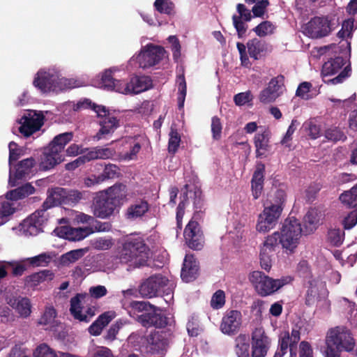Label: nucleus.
Returning a JSON list of instances; mask_svg holds the SVG:
<instances>
[{
	"label": "nucleus",
	"mask_w": 357,
	"mask_h": 357,
	"mask_svg": "<svg viewBox=\"0 0 357 357\" xmlns=\"http://www.w3.org/2000/svg\"><path fill=\"white\" fill-rule=\"evenodd\" d=\"M285 197V192L282 190H278L270 196L264 204L263 211L257 216L255 226L257 232L266 234L275 227L282 211Z\"/></svg>",
	"instance_id": "f257e3e1"
},
{
	"label": "nucleus",
	"mask_w": 357,
	"mask_h": 357,
	"mask_svg": "<svg viewBox=\"0 0 357 357\" xmlns=\"http://www.w3.org/2000/svg\"><path fill=\"white\" fill-rule=\"evenodd\" d=\"M324 357H341V352L354 349L356 340L349 329L345 326L330 328L326 336Z\"/></svg>",
	"instance_id": "f03ea898"
},
{
	"label": "nucleus",
	"mask_w": 357,
	"mask_h": 357,
	"mask_svg": "<svg viewBox=\"0 0 357 357\" xmlns=\"http://www.w3.org/2000/svg\"><path fill=\"white\" fill-rule=\"evenodd\" d=\"M33 84L42 93H57L84 85V83L79 79L60 77L56 72L51 70H39L36 75Z\"/></svg>",
	"instance_id": "7ed1b4c3"
},
{
	"label": "nucleus",
	"mask_w": 357,
	"mask_h": 357,
	"mask_svg": "<svg viewBox=\"0 0 357 357\" xmlns=\"http://www.w3.org/2000/svg\"><path fill=\"white\" fill-rule=\"evenodd\" d=\"M280 233V244L283 252L289 255L294 254L301 243L303 229L300 222L294 217L286 219Z\"/></svg>",
	"instance_id": "20e7f679"
},
{
	"label": "nucleus",
	"mask_w": 357,
	"mask_h": 357,
	"mask_svg": "<svg viewBox=\"0 0 357 357\" xmlns=\"http://www.w3.org/2000/svg\"><path fill=\"white\" fill-rule=\"evenodd\" d=\"M151 257V253L148 247L142 241L135 239L124 243L120 259L123 263L137 268L145 266Z\"/></svg>",
	"instance_id": "39448f33"
},
{
	"label": "nucleus",
	"mask_w": 357,
	"mask_h": 357,
	"mask_svg": "<svg viewBox=\"0 0 357 357\" xmlns=\"http://www.w3.org/2000/svg\"><path fill=\"white\" fill-rule=\"evenodd\" d=\"M248 278L255 291L261 296L273 294L291 281L290 277L273 279L259 271H251Z\"/></svg>",
	"instance_id": "423d86ee"
},
{
	"label": "nucleus",
	"mask_w": 357,
	"mask_h": 357,
	"mask_svg": "<svg viewBox=\"0 0 357 357\" xmlns=\"http://www.w3.org/2000/svg\"><path fill=\"white\" fill-rule=\"evenodd\" d=\"M88 108L92 109L98 116L103 118L100 121L101 128L97 135L98 139H100L102 137V135L114 132L119 126V121L109 113L105 106L96 105L89 99L80 100L75 105V109L76 110Z\"/></svg>",
	"instance_id": "0eeeda50"
},
{
	"label": "nucleus",
	"mask_w": 357,
	"mask_h": 357,
	"mask_svg": "<svg viewBox=\"0 0 357 357\" xmlns=\"http://www.w3.org/2000/svg\"><path fill=\"white\" fill-rule=\"evenodd\" d=\"M337 23L335 15L314 17L303 26V31L310 38H319L329 34Z\"/></svg>",
	"instance_id": "6e6552de"
},
{
	"label": "nucleus",
	"mask_w": 357,
	"mask_h": 357,
	"mask_svg": "<svg viewBox=\"0 0 357 357\" xmlns=\"http://www.w3.org/2000/svg\"><path fill=\"white\" fill-rule=\"evenodd\" d=\"M344 65V59L340 56L325 62L321 70V76L324 82L337 84L342 83L348 77L351 69L349 66L342 69Z\"/></svg>",
	"instance_id": "1a4fd4ad"
},
{
	"label": "nucleus",
	"mask_w": 357,
	"mask_h": 357,
	"mask_svg": "<svg viewBox=\"0 0 357 357\" xmlns=\"http://www.w3.org/2000/svg\"><path fill=\"white\" fill-rule=\"evenodd\" d=\"M166 54L167 52L162 47L149 44L143 47L139 54L130 61H136L140 68H148L157 65L163 59Z\"/></svg>",
	"instance_id": "9d476101"
},
{
	"label": "nucleus",
	"mask_w": 357,
	"mask_h": 357,
	"mask_svg": "<svg viewBox=\"0 0 357 357\" xmlns=\"http://www.w3.org/2000/svg\"><path fill=\"white\" fill-rule=\"evenodd\" d=\"M271 340L262 326L256 327L251 333V356L266 357Z\"/></svg>",
	"instance_id": "9b49d317"
},
{
	"label": "nucleus",
	"mask_w": 357,
	"mask_h": 357,
	"mask_svg": "<svg viewBox=\"0 0 357 357\" xmlns=\"http://www.w3.org/2000/svg\"><path fill=\"white\" fill-rule=\"evenodd\" d=\"M43 115L40 112L33 110L25 112L20 119L19 123V131L24 137H28L36 131L39 130L43 124Z\"/></svg>",
	"instance_id": "f8f14e48"
},
{
	"label": "nucleus",
	"mask_w": 357,
	"mask_h": 357,
	"mask_svg": "<svg viewBox=\"0 0 357 357\" xmlns=\"http://www.w3.org/2000/svg\"><path fill=\"white\" fill-rule=\"evenodd\" d=\"M47 220L45 211H38L25 219L17 228L19 235L35 236L41 230Z\"/></svg>",
	"instance_id": "ddd939ff"
},
{
	"label": "nucleus",
	"mask_w": 357,
	"mask_h": 357,
	"mask_svg": "<svg viewBox=\"0 0 357 357\" xmlns=\"http://www.w3.org/2000/svg\"><path fill=\"white\" fill-rule=\"evenodd\" d=\"M285 89L284 77L278 76L270 80L267 86L259 94V100L263 104H269L275 102L282 95Z\"/></svg>",
	"instance_id": "4468645a"
},
{
	"label": "nucleus",
	"mask_w": 357,
	"mask_h": 357,
	"mask_svg": "<svg viewBox=\"0 0 357 357\" xmlns=\"http://www.w3.org/2000/svg\"><path fill=\"white\" fill-rule=\"evenodd\" d=\"M168 283L169 280L161 275H152L141 283L139 292L143 297L152 298L156 296Z\"/></svg>",
	"instance_id": "2eb2a0df"
},
{
	"label": "nucleus",
	"mask_w": 357,
	"mask_h": 357,
	"mask_svg": "<svg viewBox=\"0 0 357 357\" xmlns=\"http://www.w3.org/2000/svg\"><path fill=\"white\" fill-rule=\"evenodd\" d=\"M119 71L117 67H112L102 72L93 82V85L107 91L119 93V89L123 88V81L115 79L113 75Z\"/></svg>",
	"instance_id": "dca6fc26"
},
{
	"label": "nucleus",
	"mask_w": 357,
	"mask_h": 357,
	"mask_svg": "<svg viewBox=\"0 0 357 357\" xmlns=\"http://www.w3.org/2000/svg\"><path fill=\"white\" fill-rule=\"evenodd\" d=\"M152 86V81L148 76H135L129 82L123 81V86L119 89V93L125 95L137 94L149 89Z\"/></svg>",
	"instance_id": "f3484780"
},
{
	"label": "nucleus",
	"mask_w": 357,
	"mask_h": 357,
	"mask_svg": "<svg viewBox=\"0 0 357 357\" xmlns=\"http://www.w3.org/2000/svg\"><path fill=\"white\" fill-rule=\"evenodd\" d=\"M184 238L188 246L195 250H200L204 245L202 232L198 223L194 220L188 222L184 230Z\"/></svg>",
	"instance_id": "a211bd4d"
},
{
	"label": "nucleus",
	"mask_w": 357,
	"mask_h": 357,
	"mask_svg": "<svg viewBox=\"0 0 357 357\" xmlns=\"http://www.w3.org/2000/svg\"><path fill=\"white\" fill-rule=\"evenodd\" d=\"M328 296L326 284L319 279L314 278L310 281L306 296V304L313 305L319 301L325 299Z\"/></svg>",
	"instance_id": "6ab92c4d"
},
{
	"label": "nucleus",
	"mask_w": 357,
	"mask_h": 357,
	"mask_svg": "<svg viewBox=\"0 0 357 357\" xmlns=\"http://www.w3.org/2000/svg\"><path fill=\"white\" fill-rule=\"evenodd\" d=\"M93 232L89 227L72 228L67 226L57 227L54 233L60 238H66L69 241H81Z\"/></svg>",
	"instance_id": "aec40b11"
},
{
	"label": "nucleus",
	"mask_w": 357,
	"mask_h": 357,
	"mask_svg": "<svg viewBox=\"0 0 357 357\" xmlns=\"http://www.w3.org/2000/svg\"><path fill=\"white\" fill-rule=\"evenodd\" d=\"M116 206L106 197V193L98 192L93 204V213L100 218L110 216Z\"/></svg>",
	"instance_id": "412c9836"
},
{
	"label": "nucleus",
	"mask_w": 357,
	"mask_h": 357,
	"mask_svg": "<svg viewBox=\"0 0 357 357\" xmlns=\"http://www.w3.org/2000/svg\"><path fill=\"white\" fill-rule=\"evenodd\" d=\"M199 273V266L193 255H186L181 269L182 280L186 282L193 281Z\"/></svg>",
	"instance_id": "4be33fe9"
},
{
	"label": "nucleus",
	"mask_w": 357,
	"mask_h": 357,
	"mask_svg": "<svg viewBox=\"0 0 357 357\" xmlns=\"http://www.w3.org/2000/svg\"><path fill=\"white\" fill-rule=\"evenodd\" d=\"M254 144L257 158H266L271 150L268 131L264 130L257 132L254 137Z\"/></svg>",
	"instance_id": "5701e85b"
},
{
	"label": "nucleus",
	"mask_w": 357,
	"mask_h": 357,
	"mask_svg": "<svg viewBox=\"0 0 357 357\" xmlns=\"http://www.w3.org/2000/svg\"><path fill=\"white\" fill-rule=\"evenodd\" d=\"M63 160L64 158L62 154L48 146L41 157L40 168L43 170L50 169L61 163Z\"/></svg>",
	"instance_id": "b1692460"
},
{
	"label": "nucleus",
	"mask_w": 357,
	"mask_h": 357,
	"mask_svg": "<svg viewBox=\"0 0 357 357\" xmlns=\"http://www.w3.org/2000/svg\"><path fill=\"white\" fill-rule=\"evenodd\" d=\"M137 321L146 328H164L168 324V318L165 314H141L137 317Z\"/></svg>",
	"instance_id": "393cba45"
},
{
	"label": "nucleus",
	"mask_w": 357,
	"mask_h": 357,
	"mask_svg": "<svg viewBox=\"0 0 357 357\" xmlns=\"http://www.w3.org/2000/svg\"><path fill=\"white\" fill-rule=\"evenodd\" d=\"M33 160L32 158H27L21 161L14 172L13 169L10 167V176H9V184L11 186H15L17 183V180L22 177L28 175L31 168L33 166Z\"/></svg>",
	"instance_id": "a878e982"
},
{
	"label": "nucleus",
	"mask_w": 357,
	"mask_h": 357,
	"mask_svg": "<svg viewBox=\"0 0 357 357\" xmlns=\"http://www.w3.org/2000/svg\"><path fill=\"white\" fill-rule=\"evenodd\" d=\"M241 314H226L222 318L220 330L225 334H234L241 325Z\"/></svg>",
	"instance_id": "bb28decb"
},
{
	"label": "nucleus",
	"mask_w": 357,
	"mask_h": 357,
	"mask_svg": "<svg viewBox=\"0 0 357 357\" xmlns=\"http://www.w3.org/2000/svg\"><path fill=\"white\" fill-rule=\"evenodd\" d=\"M146 351L151 354H160L166 345L165 340L158 332L149 334L146 339Z\"/></svg>",
	"instance_id": "cd10ccee"
},
{
	"label": "nucleus",
	"mask_w": 357,
	"mask_h": 357,
	"mask_svg": "<svg viewBox=\"0 0 357 357\" xmlns=\"http://www.w3.org/2000/svg\"><path fill=\"white\" fill-rule=\"evenodd\" d=\"M322 213L316 208H312L307 211L303 218L305 232L306 234L315 231L321 224L322 220Z\"/></svg>",
	"instance_id": "c85d7f7f"
},
{
	"label": "nucleus",
	"mask_w": 357,
	"mask_h": 357,
	"mask_svg": "<svg viewBox=\"0 0 357 357\" xmlns=\"http://www.w3.org/2000/svg\"><path fill=\"white\" fill-rule=\"evenodd\" d=\"M100 192L106 193L107 199H109L116 206L121 204L127 195L126 185L122 184L114 185Z\"/></svg>",
	"instance_id": "c756f323"
},
{
	"label": "nucleus",
	"mask_w": 357,
	"mask_h": 357,
	"mask_svg": "<svg viewBox=\"0 0 357 357\" xmlns=\"http://www.w3.org/2000/svg\"><path fill=\"white\" fill-rule=\"evenodd\" d=\"M264 165L259 163L257 165L256 170L252 179V192L254 199H258L261 195L264 182Z\"/></svg>",
	"instance_id": "7c9ffc66"
},
{
	"label": "nucleus",
	"mask_w": 357,
	"mask_h": 357,
	"mask_svg": "<svg viewBox=\"0 0 357 357\" xmlns=\"http://www.w3.org/2000/svg\"><path fill=\"white\" fill-rule=\"evenodd\" d=\"M115 317V314H100V316L89 327V333L94 336L99 335L103 328Z\"/></svg>",
	"instance_id": "2f4dec72"
},
{
	"label": "nucleus",
	"mask_w": 357,
	"mask_h": 357,
	"mask_svg": "<svg viewBox=\"0 0 357 357\" xmlns=\"http://www.w3.org/2000/svg\"><path fill=\"white\" fill-rule=\"evenodd\" d=\"M248 52L254 59H260L267 51V45L257 39L250 40L247 43Z\"/></svg>",
	"instance_id": "473e14b6"
},
{
	"label": "nucleus",
	"mask_w": 357,
	"mask_h": 357,
	"mask_svg": "<svg viewBox=\"0 0 357 357\" xmlns=\"http://www.w3.org/2000/svg\"><path fill=\"white\" fill-rule=\"evenodd\" d=\"M87 252L88 248H80L68 252L61 256L59 264L63 266H68L81 259Z\"/></svg>",
	"instance_id": "72a5a7b5"
},
{
	"label": "nucleus",
	"mask_w": 357,
	"mask_h": 357,
	"mask_svg": "<svg viewBox=\"0 0 357 357\" xmlns=\"http://www.w3.org/2000/svg\"><path fill=\"white\" fill-rule=\"evenodd\" d=\"M65 197L66 190L63 188L52 189L48 192V196L44 203V206L47 208L60 204L65 202Z\"/></svg>",
	"instance_id": "f704fd0d"
},
{
	"label": "nucleus",
	"mask_w": 357,
	"mask_h": 357,
	"mask_svg": "<svg viewBox=\"0 0 357 357\" xmlns=\"http://www.w3.org/2000/svg\"><path fill=\"white\" fill-rule=\"evenodd\" d=\"M7 303L12 307V310L22 312H30L31 310L30 301L26 298H8Z\"/></svg>",
	"instance_id": "c9c22d12"
},
{
	"label": "nucleus",
	"mask_w": 357,
	"mask_h": 357,
	"mask_svg": "<svg viewBox=\"0 0 357 357\" xmlns=\"http://www.w3.org/2000/svg\"><path fill=\"white\" fill-rule=\"evenodd\" d=\"M235 353L238 357H250V344L248 337L245 334H240L235 340Z\"/></svg>",
	"instance_id": "e433bc0d"
},
{
	"label": "nucleus",
	"mask_w": 357,
	"mask_h": 357,
	"mask_svg": "<svg viewBox=\"0 0 357 357\" xmlns=\"http://www.w3.org/2000/svg\"><path fill=\"white\" fill-rule=\"evenodd\" d=\"M73 133L72 132H64L56 135L52 142L49 144V146L62 154V151L65 146L72 140Z\"/></svg>",
	"instance_id": "4c0bfd02"
},
{
	"label": "nucleus",
	"mask_w": 357,
	"mask_h": 357,
	"mask_svg": "<svg viewBox=\"0 0 357 357\" xmlns=\"http://www.w3.org/2000/svg\"><path fill=\"white\" fill-rule=\"evenodd\" d=\"M340 200L347 207L357 208V184L349 190L342 193Z\"/></svg>",
	"instance_id": "58836bf2"
},
{
	"label": "nucleus",
	"mask_w": 357,
	"mask_h": 357,
	"mask_svg": "<svg viewBox=\"0 0 357 357\" xmlns=\"http://www.w3.org/2000/svg\"><path fill=\"white\" fill-rule=\"evenodd\" d=\"M274 252L273 249L266 246L263 243L261 244L259 251V260L261 267L263 269L268 271L271 268L272 257Z\"/></svg>",
	"instance_id": "ea45409f"
},
{
	"label": "nucleus",
	"mask_w": 357,
	"mask_h": 357,
	"mask_svg": "<svg viewBox=\"0 0 357 357\" xmlns=\"http://www.w3.org/2000/svg\"><path fill=\"white\" fill-rule=\"evenodd\" d=\"M148 210L149 206L146 202H137L129 207L127 215L128 218H137L145 214L148 211Z\"/></svg>",
	"instance_id": "a19ab883"
},
{
	"label": "nucleus",
	"mask_w": 357,
	"mask_h": 357,
	"mask_svg": "<svg viewBox=\"0 0 357 357\" xmlns=\"http://www.w3.org/2000/svg\"><path fill=\"white\" fill-rule=\"evenodd\" d=\"M318 93V91L312 89L311 83L307 82L301 83L296 90V96L305 100L312 99Z\"/></svg>",
	"instance_id": "79ce46f5"
},
{
	"label": "nucleus",
	"mask_w": 357,
	"mask_h": 357,
	"mask_svg": "<svg viewBox=\"0 0 357 357\" xmlns=\"http://www.w3.org/2000/svg\"><path fill=\"white\" fill-rule=\"evenodd\" d=\"M204 330L203 325L197 314H193L187 323V331L190 336L197 337Z\"/></svg>",
	"instance_id": "37998d69"
},
{
	"label": "nucleus",
	"mask_w": 357,
	"mask_h": 357,
	"mask_svg": "<svg viewBox=\"0 0 357 357\" xmlns=\"http://www.w3.org/2000/svg\"><path fill=\"white\" fill-rule=\"evenodd\" d=\"M54 278V274L50 270H44L31 275L29 277V281L31 284L36 286L40 283L50 281Z\"/></svg>",
	"instance_id": "c03bdc74"
},
{
	"label": "nucleus",
	"mask_w": 357,
	"mask_h": 357,
	"mask_svg": "<svg viewBox=\"0 0 357 357\" xmlns=\"http://www.w3.org/2000/svg\"><path fill=\"white\" fill-rule=\"evenodd\" d=\"M114 151L109 148L96 149L89 151L86 155L88 160L107 159L114 155Z\"/></svg>",
	"instance_id": "a18cd8bd"
},
{
	"label": "nucleus",
	"mask_w": 357,
	"mask_h": 357,
	"mask_svg": "<svg viewBox=\"0 0 357 357\" xmlns=\"http://www.w3.org/2000/svg\"><path fill=\"white\" fill-rule=\"evenodd\" d=\"M167 41L170 44V49L172 52L173 59L176 62L181 59V45L178 38L175 36H170L167 38Z\"/></svg>",
	"instance_id": "49530a36"
},
{
	"label": "nucleus",
	"mask_w": 357,
	"mask_h": 357,
	"mask_svg": "<svg viewBox=\"0 0 357 357\" xmlns=\"http://www.w3.org/2000/svg\"><path fill=\"white\" fill-rule=\"evenodd\" d=\"M225 291L221 289L217 290L211 296L210 301L211 307L215 310H218L225 305Z\"/></svg>",
	"instance_id": "de8ad7c7"
},
{
	"label": "nucleus",
	"mask_w": 357,
	"mask_h": 357,
	"mask_svg": "<svg viewBox=\"0 0 357 357\" xmlns=\"http://www.w3.org/2000/svg\"><path fill=\"white\" fill-rule=\"evenodd\" d=\"M275 26L269 21H264L257 25L253 29V31L257 36L259 37H264L271 35L274 32Z\"/></svg>",
	"instance_id": "09e8293b"
},
{
	"label": "nucleus",
	"mask_w": 357,
	"mask_h": 357,
	"mask_svg": "<svg viewBox=\"0 0 357 357\" xmlns=\"http://www.w3.org/2000/svg\"><path fill=\"white\" fill-rule=\"evenodd\" d=\"M57 314H43L39 320V324L46 326L45 330L54 331L55 328L60 324L56 318Z\"/></svg>",
	"instance_id": "8fccbe9b"
},
{
	"label": "nucleus",
	"mask_w": 357,
	"mask_h": 357,
	"mask_svg": "<svg viewBox=\"0 0 357 357\" xmlns=\"http://www.w3.org/2000/svg\"><path fill=\"white\" fill-rule=\"evenodd\" d=\"M283 340L287 342V351L288 350L289 344L297 346V343L300 340L299 331L293 329L291 331V335H289V332H285L284 336L279 340V347H281V344Z\"/></svg>",
	"instance_id": "3c124183"
},
{
	"label": "nucleus",
	"mask_w": 357,
	"mask_h": 357,
	"mask_svg": "<svg viewBox=\"0 0 357 357\" xmlns=\"http://www.w3.org/2000/svg\"><path fill=\"white\" fill-rule=\"evenodd\" d=\"M169 143H168V150L169 152L175 153L178 148L179 147L180 142H181V136L179 133L173 128L171 129V131L169 132Z\"/></svg>",
	"instance_id": "603ef678"
},
{
	"label": "nucleus",
	"mask_w": 357,
	"mask_h": 357,
	"mask_svg": "<svg viewBox=\"0 0 357 357\" xmlns=\"http://www.w3.org/2000/svg\"><path fill=\"white\" fill-rule=\"evenodd\" d=\"M178 84V104L180 108L184 105L185 98L186 96V83L183 75H179L177 78Z\"/></svg>",
	"instance_id": "864d4df0"
},
{
	"label": "nucleus",
	"mask_w": 357,
	"mask_h": 357,
	"mask_svg": "<svg viewBox=\"0 0 357 357\" xmlns=\"http://www.w3.org/2000/svg\"><path fill=\"white\" fill-rule=\"evenodd\" d=\"M13 213L14 208L9 202L0 204V226L5 224Z\"/></svg>",
	"instance_id": "5fc2aeb1"
},
{
	"label": "nucleus",
	"mask_w": 357,
	"mask_h": 357,
	"mask_svg": "<svg viewBox=\"0 0 357 357\" xmlns=\"http://www.w3.org/2000/svg\"><path fill=\"white\" fill-rule=\"evenodd\" d=\"M299 126V122L296 119H293L291 122L290 126H289L284 136L281 140L282 145L290 147L291 141L292 139V135L296 130L297 127Z\"/></svg>",
	"instance_id": "6e6d98bb"
},
{
	"label": "nucleus",
	"mask_w": 357,
	"mask_h": 357,
	"mask_svg": "<svg viewBox=\"0 0 357 357\" xmlns=\"http://www.w3.org/2000/svg\"><path fill=\"white\" fill-rule=\"evenodd\" d=\"M303 126L310 138L315 139L321 135L320 126L317 124L315 121H308L304 123Z\"/></svg>",
	"instance_id": "4d7b16f0"
},
{
	"label": "nucleus",
	"mask_w": 357,
	"mask_h": 357,
	"mask_svg": "<svg viewBox=\"0 0 357 357\" xmlns=\"http://www.w3.org/2000/svg\"><path fill=\"white\" fill-rule=\"evenodd\" d=\"M154 6L161 13L171 15L173 12L174 4L170 0H156Z\"/></svg>",
	"instance_id": "13d9d810"
},
{
	"label": "nucleus",
	"mask_w": 357,
	"mask_h": 357,
	"mask_svg": "<svg viewBox=\"0 0 357 357\" xmlns=\"http://www.w3.org/2000/svg\"><path fill=\"white\" fill-rule=\"evenodd\" d=\"M33 356L34 357H61V354L58 356L47 344H42L36 349Z\"/></svg>",
	"instance_id": "bf43d9fd"
},
{
	"label": "nucleus",
	"mask_w": 357,
	"mask_h": 357,
	"mask_svg": "<svg viewBox=\"0 0 357 357\" xmlns=\"http://www.w3.org/2000/svg\"><path fill=\"white\" fill-rule=\"evenodd\" d=\"M86 294H78L70 300V312H80L82 304L87 298Z\"/></svg>",
	"instance_id": "052dcab7"
},
{
	"label": "nucleus",
	"mask_w": 357,
	"mask_h": 357,
	"mask_svg": "<svg viewBox=\"0 0 357 357\" xmlns=\"http://www.w3.org/2000/svg\"><path fill=\"white\" fill-rule=\"evenodd\" d=\"M131 310L139 312H154L155 309L153 305L146 301H135L130 304Z\"/></svg>",
	"instance_id": "680f3d73"
},
{
	"label": "nucleus",
	"mask_w": 357,
	"mask_h": 357,
	"mask_svg": "<svg viewBox=\"0 0 357 357\" xmlns=\"http://www.w3.org/2000/svg\"><path fill=\"white\" fill-rule=\"evenodd\" d=\"M328 241L334 245L338 246L344 240V232L339 229H331L328 235Z\"/></svg>",
	"instance_id": "e2e57ef3"
},
{
	"label": "nucleus",
	"mask_w": 357,
	"mask_h": 357,
	"mask_svg": "<svg viewBox=\"0 0 357 357\" xmlns=\"http://www.w3.org/2000/svg\"><path fill=\"white\" fill-rule=\"evenodd\" d=\"M253 100V96L250 91L239 93L234 96V101L238 106H243L245 104L250 103Z\"/></svg>",
	"instance_id": "0e129e2a"
},
{
	"label": "nucleus",
	"mask_w": 357,
	"mask_h": 357,
	"mask_svg": "<svg viewBox=\"0 0 357 357\" xmlns=\"http://www.w3.org/2000/svg\"><path fill=\"white\" fill-rule=\"evenodd\" d=\"M119 174V167L115 165L109 164L105 167L103 172L100 174V176L103 177V181H105L107 178L118 177Z\"/></svg>",
	"instance_id": "69168bd1"
},
{
	"label": "nucleus",
	"mask_w": 357,
	"mask_h": 357,
	"mask_svg": "<svg viewBox=\"0 0 357 357\" xmlns=\"http://www.w3.org/2000/svg\"><path fill=\"white\" fill-rule=\"evenodd\" d=\"M325 137L328 140L334 142L344 140L345 139L344 133L337 128H331L326 130Z\"/></svg>",
	"instance_id": "338daca9"
},
{
	"label": "nucleus",
	"mask_w": 357,
	"mask_h": 357,
	"mask_svg": "<svg viewBox=\"0 0 357 357\" xmlns=\"http://www.w3.org/2000/svg\"><path fill=\"white\" fill-rule=\"evenodd\" d=\"M354 29V20H347L343 22L342 29L338 32L339 38H346L350 37Z\"/></svg>",
	"instance_id": "774afa93"
}]
</instances>
